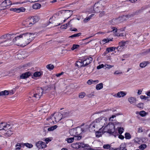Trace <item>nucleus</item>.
<instances>
[{
	"label": "nucleus",
	"mask_w": 150,
	"mask_h": 150,
	"mask_svg": "<svg viewBox=\"0 0 150 150\" xmlns=\"http://www.w3.org/2000/svg\"><path fill=\"white\" fill-rule=\"evenodd\" d=\"M13 34H7L2 36L0 37V46H6L10 45L12 42L14 43L16 45L18 46H22V40H21V35L16 37H15L12 41Z\"/></svg>",
	"instance_id": "f257e3e1"
},
{
	"label": "nucleus",
	"mask_w": 150,
	"mask_h": 150,
	"mask_svg": "<svg viewBox=\"0 0 150 150\" xmlns=\"http://www.w3.org/2000/svg\"><path fill=\"white\" fill-rule=\"evenodd\" d=\"M108 120L105 117H101L96 119L90 125L89 129L91 132L95 131V129H101L107 125Z\"/></svg>",
	"instance_id": "f03ea898"
},
{
	"label": "nucleus",
	"mask_w": 150,
	"mask_h": 150,
	"mask_svg": "<svg viewBox=\"0 0 150 150\" xmlns=\"http://www.w3.org/2000/svg\"><path fill=\"white\" fill-rule=\"evenodd\" d=\"M21 40H22V44L26 45L29 44L35 38L34 34L26 33L21 35Z\"/></svg>",
	"instance_id": "7ed1b4c3"
},
{
	"label": "nucleus",
	"mask_w": 150,
	"mask_h": 150,
	"mask_svg": "<svg viewBox=\"0 0 150 150\" xmlns=\"http://www.w3.org/2000/svg\"><path fill=\"white\" fill-rule=\"evenodd\" d=\"M115 126L114 124L112 123L108 124L105 127L104 130L107 132L111 135H113L116 137L117 135V134L115 132Z\"/></svg>",
	"instance_id": "20e7f679"
},
{
	"label": "nucleus",
	"mask_w": 150,
	"mask_h": 150,
	"mask_svg": "<svg viewBox=\"0 0 150 150\" xmlns=\"http://www.w3.org/2000/svg\"><path fill=\"white\" fill-rule=\"evenodd\" d=\"M88 145L82 142H76L71 144V146L74 149H78L88 147Z\"/></svg>",
	"instance_id": "39448f33"
},
{
	"label": "nucleus",
	"mask_w": 150,
	"mask_h": 150,
	"mask_svg": "<svg viewBox=\"0 0 150 150\" xmlns=\"http://www.w3.org/2000/svg\"><path fill=\"white\" fill-rule=\"evenodd\" d=\"M12 4L10 0H5L0 4V10L5 9L9 8L10 6Z\"/></svg>",
	"instance_id": "423d86ee"
},
{
	"label": "nucleus",
	"mask_w": 150,
	"mask_h": 150,
	"mask_svg": "<svg viewBox=\"0 0 150 150\" xmlns=\"http://www.w3.org/2000/svg\"><path fill=\"white\" fill-rule=\"evenodd\" d=\"M88 126L86 125L84 126L83 127H77L75 128L77 135H79L82 133L86 132L88 128Z\"/></svg>",
	"instance_id": "0eeeda50"
},
{
	"label": "nucleus",
	"mask_w": 150,
	"mask_h": 150,
	"mask_svg": "<svg viewBox=\"0 0 150 150\" xmlns=\"http://www.w3.org/2000/svg\"><path fill=\"white\" fill-rule=\"evenodd\" d=\"M32 19H31L30 17L25 20L23 23V25L26 27H29L33 25L32 22Z\"/></svg>",
	"instance_id": "6e6552de"
},
{
	"label": "nucleus",
	"mask_w": 150,
	"mask_h": 150,
	"mask_svg": "<svg viewBox=\"0 0 150 150\" xmlns=\"http://www.w3.org/2000/svg\"><path fill=\"white\" fill-rule=\"evenodd\" d=\"M11 127V125L6 124L5 122L0 123V130H7Z\"/></svg>",
	"instance_id": "1a4fd4ad"
},
{
	"label": "nucleus",
	"mask_w": 150,
	"mask_h": 150,
	"mask_svg": "<svg viewBox=\"0 0 150 150\" xmlns=\"http://www.w3.org/2000/svg\"><path fill=\"white\" fill-rule=\"evenodd\" d=\"M82 59L84 66L85 67L92 62L93 59L91 57H85Z\"/></svg>",
	"instance_id": "9d476101"
},
{
	"label": "nucleus",
	"mask_w": 150,
	"mask_h": 150,
	"mask_svg": "<svg viewBox=\"0 0 150 150\" xmlns=\"http://www.w3.org/2000/svg\"><path fill=\"white\" fill-rule=\"evenodd\" d=\"M36 146L39 149H43L46 147L45 143L42 141H39L36 143Z\"/></svg>",
	"instance_id": "9b49d317"
},
{
	"label": "nucleus",
	"mask_w": 150,
	"mask_h": 150,
	"mask_svg": "<svg viewBox=\"0 0 150 150\" xmlns=\"http://www.w3.org/2000/svg\"><path fill=\"white\" fill-rule=\"evenodd\" d=\"M121 19V18L120 17L113 18L109 21L110 23L112 25L117 24L122 21V20Z\"/></svg>",
	"instance_id": "f8f14e48"
},
{
	"label": "nucleus",
	"mask_w": 150,
	"mask_h": 150,
	"mask_svg": "<svg viewBox=\"0 0 150 150\" xmlns=\"http://www.w3.org/2000/svg\"><path fill=\"white\" fill-rule=\"evenodd\" d=\"M102 6L99 3H96L93 7V10L95 12L98 13L101 10L100 8Z\"/></svg>",
	"instance_id": "ddd939ff"
},
{
	"label": "nucleus",
	"mask_w": 150,
	"mask_h": 150,
	"mask_svg": "<svg viewBox=\"0 0 150 150\" xmlns=\"http://www.w3.org/2000/svg\"><path fill=\"white\" fill-rule=\"evenodd\" d=\"M11 11H13L17 13L24 12L25 11V9L24 7H21L19 8H14L10 9Z\"/></svg>",
	"instance_id": "4468645a"
},
{
	"label": "nucleus",
	"mask_w": 150,
	"mask_h": 150,
	"mask_svg": "<svg viewBox=\"0 0 150 150\" xmlns=\"http://www.w3.org/2000/svg\"><path fill=\"white\" fill-rule=\"evenodd\" d=\"M101 129H100L99 131L96 132V136L97 137H99L102 136V135L104 134L106 131L105 130H104V128L103 130L101 131Z\"/></svg>",
	"instance_id": "2eb2a0df"
},
{
	"label": "nucleus",
	"mask_w": 150,
	"mask_h": 150,
	"mask_svg": "<svg viewBox=\"0 0 150 150\" xmlns=\"http://www.w3.org/2000/svg\"><path fill=\"white\" fill-rule=\"evenodd\" d=\"M32 73L30 72H27L23 74L20 76V78L21 79H25L28 77L30 75H31Z\"/></svg>",
	"instance_id": "dca6fc26"
},
{
	"label": "nucleus",
	"mask_w": 150,
	"mask_h": 150,
	"mask_svg": "<svg viewBox=\"0 0 150 150\" xmlns=\"http://www.w3.org/2000/svg\"><path fill=\"white\" fill-rule=\"evenodd\" d=\"M43 93V90L41 88H38L35 93H38V98H40Z\"/></svg>",
	"instance_id": "f3484780"
},
{
	"label": "nucleus",
	"mask_w": 150,
	"mask_h": 150,
	"mask_svg": "<svg viewBox=\"0 0 150 150\" xmlns=\"http://www.w3.org/2000/svg\"><path fill=\"white\" fill-rule=\"evenodd\" d=\"M72 11L68 10H64L62 11L61 13H63L65 15H68V18H69L72 15Z\"/></svg>",
	"instance_id": "a211bd4d"
},
{
	"label": "nucleus",
	"mask_w": 150,
	"mask_h": 150,
	"mask_svg": "<svg viewBox=\"0 0 150 150\" xmlns=\"http://www.w3.org/2000/svg\"><path fill=\"white\" fill-rule=\"evenodd\" d=\"M31 19H32V22L33 23V24L38 21L40 19V18L38 16H34L30 17Z\"/></svg>",
	"instance_id": "6ab92c4d"
},
{
	"label": "nucleus",
	"mask_w": 150,
	"mask_h": 150,
	"mask_svg": "<svg viewBox=\"0 0 150 150\" xmlns=\"http://www.w3.org/2000/svg\"><path fill=\"white\" fill-rule=\"evenodd\" d=\"M54 119L56 122L60 121L62 119L61 114L58 113L54 117Z\"/></svg>",
	"instance_id": "aec40b11"
},
{
	"label": "nucleus",
	"mask_w": 150,
	"mask_h": 150,
	"mask_svg": "<svg viewBox=\"0 0 150 150\" xmlns=\"http://www.w3.org/2000/svg\"><path fill=\"white\" fill-rule=\"evenodd\" d=\"M9 94L11 95L13 94V93H11V92L7 90H5L0 92V96L7 95Z\"/></svg>",
	"instance_id": "412c9836"
},
{
	"label": "nucleus",
	"mask_w": 150,
	"mask_h": 150,
	"mask_svg": "<svg viewBox=\"0 0 150 150\" xmlns=\"http://www.w3.org/2000/svg\"><path fill=\"white\" fill-rule=\"evenodd\" d=\"M126 144L125 143H122L121 144L119 147L116 148V150H123L124 149H127L126 148Z\"/></svg>",
	"instance_id": "4be33fe9"
},
{
	"label": "nucleus",
	"mask_w": 150,
	"mask_h": 150,
	"mask_svg": "<svg viewBox=\"0 0 150 150\" xmlns=\"http://www.w3.org/2000/svg\"><path fill=\"white\" fill-rule=\"evenodd\" d=\"M66 125L68 127H70L73 125L72 120H68L66 121Z\"/></svg>",
	"instance_id": "5701e85b"
},
{
	"label": "nucleus",
	"mask_w": 150,
	"mask_h": 150,
	"mask_svg": "<svg viewBox=\"0 0 150 150\" xmlns=\"http://www.w3.org/2000/svg\"><path fill=\"white\" fill-rule=\"evenodd\" d=\"M76 65L77 66L78 68H81L82 67H84V64H83V59H82L81 62H77L76 63Z\"/></svg>",
	"instance_id": "b1692460"
},
{
	"label": "nucleus",
	"mask_w": 150,
	"mask_h": 150,
	"mask_svg": "<svg viewBox=\"0 0 150 150\" xmlns=\"http://www.w3.org/2000/svg\"><path fill=\"white\" fill-rule=\"evenodd\" d=\"M69 133L71 136H74L77 135L75 128L71 129L69 131Z\"/></svg>",
	"instance_id": "393cba45"
},
{
	"label": "nucleus",
	"mask_w": 150,
	"mask_h": 150,
	"mask_svg": "<svg viewBox=\"0 0 150 150\" xmlns=\"http://www.w3.org/2000/svg\"><path fill=\"white\" fill-rule=\"evenodd\" d=\"M126 94V93H125L123 91H120L118 92L117 95V96L118 97L120 98L121 97H123L125 96Z\"/></svg>",
	"instance_id": "a878e982"
},
{
	"label": "nucleus",
	"mask_w": 150,
	"mask_h": 150,
	"mask_svg": "<svg viewBox=\"0 0 150 150\" xmlns=\"http://www.w3.org/2000/svg\"><path fill=\"white\" fill-rule=\"evenodd\" d=\"M42 75V71H36L33 74V76L37 77L41 76Z\"/></svg>",
	"instance_id": "bb28decb"
},
{
	"label": "nucleus",
	"mask_w": 150,
	"mask_h": 150,
	"mask_svg": "<svg viewBox=\"0 0 150 150\" xmlns=\"http://www.w3.org/2000/svg\"><path fill=\"white\" fill-rule=\"evenodd\" d=\"M139 11H136L133 13L132 14H128V15H127V17L129 18L132 17L134 16L138 15V14H139Z\"/></svg>",
	"instance_id": "cd10ccee"
},
{
	"label": "nucleus",
	"mask_w": 150,
	"mask_h": 150,
	"mask_svg": "<svg viewBox=\"0 0 150 150\" xmlns=\"http://www.w3.org/2000/svg\"><path fill=\"white\" fill-rule=\"evenodd\" d=\"M99 82V81L98 80H93L92 79H90L87 81V83L89 85H91L95 83H98Z\"/></svg>",
	"instance_id": "c85d7f7f"
},
{
	"label": "nucleus",
	"mask_w": 150,
	"mask_h": 150,
	"mask_svg": "<svg viewBox=\"0 0 150 150\" xmlns=\"http://www.w3.org/2000/svg\"><path fill=\"white\" fill-rule=\"evenodd\" d=\"M149 64V62H144L140 63V67L142 68H143L145 67L147 64Z\"/></svg>",
	"instance_id": "c756f323"
},
{
	"label": "nucleus",
	"mask_w": 150,
	"mask_h": 150,
	"mask_svg": "<svg viewBox=\"0 0 150 150\" xmlns=\"http://www.w3.org/2000/svg\"><path fill=\"white\" fill-rule=\"evenodd\" d=\"M116 48L115 47H111L106 48V51L108 53L114 51Z\"/></svg>",
	"instance_id": "7c9ffc66"
},
{
	"label": "nucleus",
	"mask_w": 150,
	"mask_h": 150,
	"mask_svg": "<svg viewBox=\"0 0 150 150\" xmlns=\"http://www.w3.org/2000/svg\"><path fill=\"white\" fill-rule=\"evenodd\" d=\"M103 84L102 83H100L97 84L96 87V89L97 90H99L103 88Z\"/></svg>",
	"instance_id": "2f4dec72"
},
{
	"label": "nucleus",
	"mask_w": 150,
	"mask_h": 150,
	"mask_svg": "<svg viewBox=\"0 0 150 150\" xmlns=\"http://www.w3.org/2000/svg\"><path fill=\"white\" fill-rule=\"evenodd\" d=\"M41 5L38 3L34 4L33 6V9H39L40 8Z\"/></svg>",
	"instance_id": "473e14b6"
},
{
	"label": "nucleus",
	"mask_w": 150,
	"mask_h": 150,
	"mask_svg": "<svg viewBox=\"0 0 150 150\" xmlns=\"http://www.w3.org/2000/svg\"><path fill=\"white\" fill-rule=\"evenodd\" d=\"M129 101L131 103H135L136 100L135 98L133 97H131L128 98Z\"/></svg>",
	"instance_id": "72a5a7b5"
},
{
	"label": "nucleus",
	"mask_w": 150,
	"mask_h": 150,
	"mask_svg": "<svg viewBox=\"0 0 150 150\" xmlns=\"http://www.w3.org/2000/svg\"><path fill=\"white\" fill-rule=\"evenodd\" d=\"M65 140L69 143H71L73 142L74 141L73 137H69L67 138Z\"/></svg>",
	"instance_id": "f704fd0d"
},
{
	"label": "nucleus",
	"mask_w": 150,
	"mask_h": 150,
	"mask_svg": "<svg viewBox=\"0 0 150 150\" xmlns=\"http://www.w3.org/2000/svg\"><path fill=\"white\" fill-rule=\"evenodd\" d=\"M57 127V125H55L50 127H48L47 129V130L48 131H52L56 129Z\"/></svg>",
	"instance_id": "c9c22d12"
},
{
	"label": "nucleus",
	"mask_w": 150,
	"mask_h": 150,
	"mask_svg": "<svg viewBox=\"0 0 150 150\" xmlns=\"http://www.w3.org/2000/svg\"><path fill=\"white\" fill-rule=\"evenodd\" d=\"M126 43V42H125L124 41H122L121 42H119V45L121 47H122L123 48L125 46V45Z\"/></svg>",
	"instance_id": "e433bc0d"
},
{
	"label": "nucleus",
	"mask_w": 150,
	"mask_h": 150,
	"mask_svg": "<svg viewBox=\"0 0 150 150\" xmlns=\"http://www.w3.org/2000/svg\"><path fill=\"white\" fill-rule=\"evenodd\" d=\"M46 67L50 70H52L54 67V66L52 64H48L46 66Z\"/></svg>",
	"instance_id": "4c0bfd02"
},
{
	"label": "nucleus",
	"mask_w": 150,
	"mask_h": 150,
	"mask_svg": "<svg viewBox=\"0 0 150 150\" xmlns=\"http://www.w3.org/2000/svg\"><path fill=\"white\" fill-rule=\"evenodd\" d=\"M81 35V33H79L76 34H75L69 37V38H75L77 37H79Z\"/></svg>",
	"instance_id": "58836bf2"
},
{
	"label": "nucleus",
	"mask_w": 150,
	"mask_h": 150,
	"mask_svg": "<svg viewBox=\"0 0 150 150\" xmlns=\"http://www.w3.org/2000/svg\"><path fill=\"white\" fill-rule=\"evenodd\" d=\"M125 138L126 139H130L131 138V136L130 133L128 132H126L125 134Z\"/></svg>",
	"instance_id": "ea45409f"
},
{
	"label": "nucleus",
	"mask_w": 150,
	"mask_h": 150,
	"mask_svg": "<svg viewBox=\"0 0 150 150\" xmlns=\"http://www.w3.org/2000/svg\"><path fill=\"white\" fill-rule=\"evenodd\" d=\"M147 147V145L146 144H142L139 146V148L142 150H143Z\"/></svg>",
	"instance_id": "a19ab883"
},
{
	"label": "nucleus",
	"mask_w": 150,
	"mask_h": 150,
	"mask_svg": "<svg viewBox=\"0 0 150 150\" xmlns=\"http://www.w3.org/2000/svg\"><path fill=\"white\" fill-rule=\"evenodd\" d=\"M81 136L78 135L74 136L73 137L74 140V139L76 140H79L81 139Z\"/></svg>",
	"instance_id": "79ce46f5"
},
{
	"label": "nucleus",
	"mask_w": 150,
	"mask_h": 150,
	"mask_svg": "<svg viewBox=\"0 0 150 150\" xmlns=\"http://www.w3.org/2000/svg\"><path fill=\"white\" fill-rule=\"evenodd\" d=\"M124 130V129L123 127H118V133L121 134L123 132Z\"/></svg>",
	"instance_id": "37998d69"
},
{
	"label": "nucleus",
	"mask_w": 150,
	"mask_h": 150,
	"mask_svg": "<svg viewBox=\"0 0 150 150\" xmlns=\"http://www.w3.org/2000/svg\"><path fill=\"white\" fill-rule=\"evenodd\" d=\"M140 140L141 139L138 137H136L133 140V141L134 142L138 144L140 143V142H141Z\"/></svg>",
	"instance_id": "c03bdc74"
},
{
	"label": "nucleus",
	"mask_w": 150,
	"mask_h": 150,
	"mask_svg": "<svg viewBox=\"0 0 150 150\" xmlns=\"http://www.w3.org/2000/svg\"><path fill=\"white\" fill-rule=\"evenodd\" d=\"M113 40V38L110 39V38H107V39H104L103 40V42L105 43H106L107 42H108L110 41H112Z\"/></svg>",
	"instance_id": "a18cd8bd"
},
{
	"label": "nucleus",
	"mask_w": 150,
	"mask_h": 150,
	"mask_svg": "<svg viewBox=\"0 0 150 150\" xmlns=\"http://www.w3.org/2000/svg\"><path fill=\"white\" fill-rule=\"evenodd\" d=\"M24 145L28 148H31L33 147V145L31 144L25 143L24 144Z\"/></svg>",
	"instance_id": "49530a36"
},
{
	"label": "nucleus",
	"mask_w": 150,
	"mask_h": 150,
	"mask_svg": "<svg viewBox=\"0 0 150 150\" xmlns=\"http://www.w3.org/2000/svg\"><path fill=\"white\" fill-rule=\"evenodd\" d=\"M79 47V45H78L74 44L73 45L72 47L71 48V50H74L76 49Z\"/></svg>",
	"instance_id": "de8ad7c7"
},
{
	"label": "nucleus",
	"mask_w": 150,
	"mask_h": 150,
	"mask_svg": "<svg viewBox=\"0 0 150 150\" xmlns=\"http://www.w3.org/2000/svg\"><path fill=\"white\" fill-rule=\"evenodd\" d=\"M146 112L144 111H140L139 113V115L142 117H144L146 115Z\"/></svg>",
	"instance_id": "09e8293b"
},
{
	"label": "nucleus",
	"mask_w": 150,
	"mask_h": 150,
	"mask_svg": "<svg viewBox=\"0 0 150 150\" xmlns=\"http://www.w3.org/2000/svg\"><path fill=\"white\" fill-rule=\"evenodd\" d=\"M86 95V93L84 92L80 93L79 95V97L80 98H83Z\"/></svg>",
	"instance_id": "8fccbe9b"
},
{
	"label": "nucleus",
	"mask_w": 150,
	"mask_h": 150,
	"mask_svg": "<svg viewBox=\"0 0 150 150\" xmlns=\"http://www.w3.org/2000/svg\"><path fill=\"white\" fill-rule=\"evenodd\" d=\"M114 66L113 65H111L109 64H105L104 65V67H105L106 68L110 69Z\"/></svg>",
	"instance_id": "3c124183"
},
{
	"label": "nucleus",
	"mask_w": 150,
	"mask_h": 150,
	"mask_svg": "<svg viewBox=\"0 0 150 150\" xmlns=\"http://www.w3.org/2000/svg\"><path fill=\"white\" fill-rule=\"evenodd\" d=\"M110 146L109 144H105L103 146V148L105 149H108L110 148Z\"/></svg>",
	"instance_id": "603ef678"
},
{
	"label": "nucleus",
	"mask_w": 150,
	"mask_h": 150,
	"mask_svg": "<svg viewBox=\"0 0 150 150\" xmlns=\"http://www.w3.org/2000/svg\"><path fill=\"white\" fill-rule=\"evenodd\" d=\"M137 107L139 108H143V104L142 103H138L137 105Z\"/></svg>",
	"instance_id": "864d4df0"
},
{
	"label": "nucleus",
	"mask_w": 150,
	"mask_h": 150,
	"mask_svg": "<svg viewBox=\"0 0 150 150\" xmlns=\"http://www.w3.org/2000/svg\"><path fill=\"white\" fill-rule=\"evenodd\" d=\"M38 94V93H35L33 94V97L34 98L35 100H38L40 98H38L37 95Z\"/></svg>",
	"instance_id": "5fc2aeb1"
},
{
	"label": "nucleus",
	"mask_w": 150,
	"mask_h": 150,
	"mask_svg": "<svg viewBox=\"0 0 150 150\" xmlns=\"http://www.w3.org/2000/svg\"><path fill=\"white\" fill-rule=\"evenodd\" d=\"M12 134V132L11 130H8L6 133V134L8 135V136H10Z\"/></svg>",
	"instance_id": "6e6d98bb"
},
{
	"label": "nucleus",
	"mask_w": 150,
	"mask_h": 150,
	"mask_svg": "<svg viewBox=\"0 0 150 150\" xmlns=\"http://www.w3.org/2000/svg\"><path fill=\"white\" fill-rule=\"evenodd\" d=\"M91 19V17H86V18H85L83 22L85 23H86L88 21L90 20Z\"/></svg>",
	"instance_id": "4d7b16f0"
},
{
	"label": "nucleus",
	"mask_w": 150,
	"mask_h": 150,
	"mask_svg": "<svg viewBox=\"0 0 150 150\" xmlns=\"http://www.w3.org/2000/svg\"><path fill=\"white\" fill-rule=\"evenodd\" d=\"M104 67V65L103 64L99 65L97 67V69H100L101 68H103Z\"/></svg>",
	"instance_id": "13d9d810"
},
{
	"label": "nucleus",
	"mask_w": 150,
	"mask_h": 150,
	"mask_svg": "<svg viewBox=\"0 0 150 150\" xmlns=\"http://www.w3.org/2000/svg\"><path fill=\"white\" fill-rule=\"evenodd\" d=\"M123 49V48H122V47H121L120 45H119V46H118L117 47H116V49L119 51H122V50Z\"/></svg>",
	"instance_id": "bf43d9fd"
},
{
	"label": "nucleus",
	"mask_w": 150,
	"mask_h": 150,
	"mask_svg": "<svg viewBox=\"0 0 150 150\" xmlns=\"http://www.w3.org/2000/svg\"><path fill=\"white\" fill-rule=\"evenodd\" d=\"M115 36H124V34L123 33H122L119 34V33H116L115 34Z\"/></svg>",
	"instance_id": "052dcab7"
},
{
	"label": "nucleus",
	"mask_w": 150,
	"mask_h": 150,
	"mask_svg": "<svg viewBox=\"0 0 150 150\" xmlns=\"http://www.w3.org/2000/svg\"><path fill=\"white\" fill-rule=\"evenodd\" d=\"M70 30L72 31L77 32L78 31L77 29L75 28H70Z\"/></svg>",
	"instance_id": "680f3d73"
},
{
	"label": "nucleus",
	"mask_w": 150,
	"mask_h": 150,
	"mask_svg": "<svg viewBox=\"0 0 150 150\" xmlns=\"http://www.w3.org/2000/svg\"><path fill=\"white\" fill-rule=\"evenodd\" d=\"M94 96V92H92L90 94H88V96L89 98H91L92 96Z\"/></svg>",
	"instance_id": "e2e57ef3"
},
{
	"label": "nucleus",
	"mask_w": 150,
	"mask_h": 150,
	"mask_svg": "<svg viewBox=\"0 0 150 150\" xmlns=\"http://www.w3.org/2000/svg\"><path fill=\"white\" fill-rule=\"evenodd\" d=\"M112 31H113L114 33H117V29L115 27H113L112 28Z\"/></svg>",
	"instance_id": "0e129e2a"
},
{
	"label": "nucleus",
	"mask_w": 150,
	"mask_h": 150,
	"mask_svg": "<svg viewBox=\"0 0 150 150\" xmlns=\"http://www.w3.org/2000/svg\"><path fill=\"white\" fill-rule=\"evenodd\" d=\"M118 138L119 139L122 140L124 139V137L121 134H120V135H119Z\"/></svg>",
	"instance_id": "69168bd1"
},
{
	"label": "nucleus",
	"mask_w": 150,
	"mask_h": 150,
	"mask_svg": "<svg viewBox=\"0 0 150 150\" xmlns=\"http://www.w3.org/2000/svg\"><path fill=\"white\" fill-rule=\"evenodd\" d=\"M64 73V72H62L61 73H59V74H56V76L57 77H59L61 75L63 74Z\"/></svg>",
	"instance_id": "338daca9"
},
{
	"label": "nucleus",
	"mask_w": 150,
	"mask_h": 150,
	"mask_svg": "<svg viewBox=\"0 0 150 150\" xmlns=\"http://www.w3.org/2000/svg\"><path fill=\"white\" fill-rule=\"evenodd\" d=\"M143 131L142 128H138L137 132L138 133H140V132H142Z\"/></svg>",
	"instance_id": "774afa93"
}]
</instances>
